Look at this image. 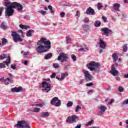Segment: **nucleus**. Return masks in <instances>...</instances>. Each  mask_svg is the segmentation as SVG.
Listing matches in <instances>:
<instances>
[{
    "label": "nucleus",
    "instance_id": "nucleus-1",
    "mask_svg": "<svg viewBox=\"0 0 128 128\" xmlns=\"http://www.w3.org/2000/svg\"><path fill=\"white\" fill-rule=\"evenodd\" d=\"M9 0H4V4L5 6L7 8L5 11V16H14V10L12 9V2H8Z\"/></svg>",
    "mask_w": 128,
    "mask_h": 128
},
{
    "label": "nucleus",
    "instance_id": "nucleus-2",
    "mask_svg": "<svg viewBox=\"0 0 128 128\" xmlns=\"http://www.w3.org/2000/svg\"><path fill=\"white\" fill-rule=\"evenodd\" d=\"M40 88H42V92H48L50 91L52 84L44 81L40 84Z\"/></svg>",
    "mask_w": 128,
    "mask_h": 128
},
{
    "label": "nucleus",
    "instance_id": "nucleus-3",
    "mask_svg": "<svg viewBox=\"0 0 128 128\" xmlns=\"http://www.w3.org/2000/svg\"><path fill=\"white\" fill-rule=\"evenodd\" d=\"M46 40V38H42L40 40H38L37 42V44H44L45 46V48H46L48 50H50L51 48L50 46V41L49 40Z\"/></svg>",
    "mask_w": 128,
    "mask_h": 128
},
{
    "label": "nucleus",
    "instance_id": "nucleus-4",
    "mask_svg": "<svg viewBox=\"0 0 128 128\" xmlns=\"http://www.w3.org/2000/svg\"><path fill=\"white\" fill-rule=\"evenodd\" d=\"M14 126L17 128H30V126L28 124V122L26 121H18V124H15Z\"/></svg>",
    "mask_w": 128,
    "mask_h": 128
},
{
    "label": "nucleus",
    "instance_id": "nucleus-5",
    "mask_svg": "<svg viewBox=\"0 0 128 128\" xmlns=\"http://www.w3.org/2000/svg\"><path fill=\"white\" fill-rule=\"evenodd\" d=\"M78 120V116L76 115L70 116L66 120V122L68 124H74V122H76Z\"/></svg>",
    "mask_w": 128,
    "mask_h": 128
},
{
    "label": "nucleus",
    "instance_id": "nucleus-6",
    "mask_svg": "<svg viewBox=\"0 0 128 128\" xmlns=\"http://www.w3.org/2000/svg\"><path fill=\"white\" fill-rule=\"evenodd\" d=\"M37 46H38L37 47L36 50L38 54H42L48 52V50H46V46H44L42 44H37Z\"/></svg>",
    "mask_w": 128,
    "mask_h": 128
},
{
    "label": "nucleus",
    "instance_id": "nucleus-7",
    "mask_svg": "<svg viewBox=\"0 0 128 128\" xmlns=\"http://www.w3.org/2000/svg\"><path fill=\"white\" fill-rule=\"evenodd\" d=\"M12 36L14 41L15 42H16L18 40V42H22V39L20 38V36L16 32L12 31Z\"/></svg>",
    "mask_w": 128,
    "mask_h": 128
},
{
    "label": "nucleus",
    "instance_id": "nucleus-8",
    "mask_svg": "<svg viewBox=\"0 0 128 128\" xmlns=\"http://www.w3.org/2000/svg\"><path fill=\"white\" fill-rule=\"evenodd\" d=\"M68 58V54L64 53H60L58 56V60H61V62H66Z\"/></svg>",
    "mask_w": 128,
    "mask_h": 128
},
{
    "label": "nucleus",
    "instance_id": "nucleus-9",
    "mask_svg": "<svg viewBox=\"0 0 128 128\" xmlns=\"http://www.w3.org/2000/svg\"><path fill=\"white\" fill-rule=\"evenodd\" d=\"M11 4H12L13 8H17L18 10H19V12H22V8H24L22 5L18 2H11Z\"/></svg>",
    "mask_w": 128,
    "mask_h": 128
},
{
    "label": "nucleus",
    "instance_id": "nucleus-10",
    "mask_svg": "<svg viewBox=\"0 0 128 128\" xmlns=\"http://www.w3.org/2000/svg\"><path fill=\"white\" fill-rule=\"evenodd\" d=\"M101 32H103L102 36H110V34H112V30L108 28H104L100 29Z\"/></svg>",
    "mask_w": 128,
    "mask_h": 128
},
{
    "label": "nucleus",
    "instance_id": "nucleus-11",
    "mask_svg": "<svg viewBox=\"0 0 128 128\" xmlns=\"http://www.w3.org/2000/svg\"><path fill=\"white\" fill-rule=\"evenodd\" d=\"M51 104H54L55 106H60V100H58V97L54 98L51 101H50Z\"/></svg>",
    "mask_w": 128,
    "mask_h": 128
},
{
    "label": "nucleus",
    "instance_id": "nucleus-12",
    "mask_svg": "<svg viewBox=\"0 0 128 128\" xmlns=\"http://www.w3.org/2000/svg\"><path fill=\"white\" fill-rule=\"evenodd\" d=\"M83 73L84 74L85 79L86 82H90L92 80V76L88 72L84 70H83Z\"/></svg>",
    "mask_w": 128,
    "mask_h": 128
},
{
    "label": "nucleus",
    "instance_id": "nucleus-13",
    "mask_svg": "<svg viewBox=\"0 0 128 128\" xmlns=\"http://www.w3.org/2000/svg\"><path fill=\"white\" fill-rule=\"evenodd\" d=\"M98 108L101 111H100L98 113L97 116H102L104 112H106V110H108V108H106L105 106L104 105L98 106Z\"/></svg>",
    "mask_w": 128,
    "mask_h": 128
},
{
    "label": "nucleus",
    "instance_id": "nucleus-14",
    "mask_svg": "<svg viewBox=\"0 0 128 128\" xmlns=\"http://www.w3.org/2000/svg\"><path fill=\"white\" fill-rule=\"evenodd\" d=\"M0 82H5L4 84H6V86H8L10 83L12 84V82H14V80L12 79H10V78H7L4 80V78H0Z\"/></svg>",
    "mask_w": 128,
    "mask_h": 128
},
{
    "label": "nucleus",
    "instance_id": "nucleus-15",
    "mask_svg": "<svg viewBox=\"0 0 128 128\" xmlns=\"http://www.w3.org/2000/svg\"><path fill=\"white\" fill-rule=\"evenodd\" d=\"M86 14H88V16H94L96 12H94V10L92 8V7H89L87 8Z\"/></svg>",
    "mask_w": 128,
    "mask_h": 128
},
{
    "label": "nucleus",
    "instance_id": "nucleus-16",
    "mask_svg": "<svg viewBox=\"0 0 128 128\" xmlns=\"http://www.w3.org/2000/svg\"><path fill=\"white\" fill-rule=\"evenodd\" d=\"M112 66L111 70L110 72V74H112L114 76H118V71L116 70V67H114V65H112Z\"/></svg>",
    "mask_w": 128,
    "mask_h": 128
},
{
    "label": "nucleus",
    "instance_id": "nucleus-17",
    "mask_svg": "<svg viewBox=\"0 0 128 128\" xmlns=\"http://www.w3.org/2000/svg\"><path fill=\"white\" fill-rule=\"evenodd\" d=\"M98 44H99L100 48H102V50H106V44L105 43V42H104L102 40L100 39Z\"/></svg>",
    "mask_w": 128,
    "mask_h": 128
},
{
    "label": "nucleus",
    "instance_id": "nucleus-18",
    "mask_svg": "<svg viewBox=\"0 0 128 128\" xmlns=\"http://www.w3.org/2000/svg\"><path fill=\"white\" fill-rule=\"evenodd\" d=\"M113 8L114 10L116 12H120V4L118 3H114L113 4Z\"/></svg>",
    "mask_w": 128,
    "mask_h": 128
},
{
    "label": "nucleus",
    "instance_id": "nucleus-19",
    "mask_svg": "<svg viewBox=\"0 0 128 128\" xmlns=\"http://www.w3.org/2000/svg\"><path fill=\"white\" fill-rule=\"evenodd\" d=\"M88 66H90L91 68H92V66H95V68H98V66H100V63H96L94 62H92L88 64Z\"/></svg>",
    "mask_w": 128,
    "mask_h": 128
},
{
    "label": "nucleus",
    "instance_id": "nucleus-20",
    "mask_svg": "<svg viewBox=\"0 0 128 128\" xmlns=\"http://www.w3.org/2000/svg\"><path fill=\"white\" fill-rule=\"evenodd\" d=\"M22 90V88L20 86L18 88H12L11 89V92H20Z\"/></svg>",
    "mask_w": 128,
    "mask_h": 128
},
{
    "label": "nucleus",
    "instance_id": "nucleus-21",
    "mask_svg": "<svg viewBox=\"0 0 128 128\" xmlns=\"http://www.w3.org/2000/svg\"><path fill=\"white\" fill-rule=\"evenodd\" d=\"M48 116H50V112H43L40 115V118H48Z\"/></svg>",
    "mask_w": 128,
    "mask_h": 128
},
{
    "label": "nucleus",
    "instance_id": "nucleus-22",
    "mask_svg": "<svg viewBox=\"0 0 128 128\" xmlns=\"http://www.w3.org/2000/svg\"><path fill=\"white\" fill-rule=\"evenodd\" d=\"M78 50L80 52H88V46H84V48H80L78 49Z\"/></svg>",
    "mask_w": 128,
    "mask_h": 128
},
{
    "label": "nucleus",
    "instance_id": "nucleus-23",
    "mask_svg": "<svg viewBox=\"0 0 128 128\" xmlns=\"http://www.w3.org/2000/svg\"><path fill=\"white\" fill-rule=\"evenodd\" d=\"M112 58H113V62H116L118 60V54H113L112 55Z\"/></svg>",
    "mask_w": 128,
    "mask_h": 128
},
{
    "label": "nucleus",
    "instance_id": "nucleus-24",
    "mask_svg": "<svg viewBox=\"0 0 128 128\" xmlns=\"http://www.w3.org/2000/svg\"><path fill=\"white\" fill-rule=\"evenodd\" d=\"M52 53H50L46 54L44 56V60H50V58H52Z\"/></svg>",
    "mask_w": 128,
    "mask_h": 128
},
{
    "label": "nucleus",
    "instance_id": "nucleus-25",
    "mask_svg": "<svg viewBox=\"0 0 128 128\" xmlns=\"http://www.w3.org/2000/svg\"><path fill=\"white\" fill-rule=\"evenodd\" d=\"M32 32H34V30H28L26 33V36H28V37L32 36Z\"/></svg>",
    "mask_w": 128,
    "mask_h": 128
},
{
    "label": "nucleus",
    "instance_id": "nucleus-26",
    "mask_svg": "<svg viewBox=\"0 0 128 128\" xmlns=\"http://www.w3.org/2000/svg\"><path fill=\"white\" fill-rule=\"evenodd\" d=\"M8 58V56L6 54H3L0 56V60H4V58Z\"/></svg>",
    "mask_w": 128,
    "mask_h": 128
},
{
    "label": "nucleus",
    "instance_id": "nucleus-27",
    "mask_svg": "<svg viewBox=\"0 0 128 128\" xmlns=\"http://www.w3.org/2000/svg\"><path fill=\"white\" fill-rule=\"evenodd\" d=\"M100 24H102V22L100 21H96L94 24V26L96 28H98V26H100Z\"/></svg>",
    "mask_w": 128,
    "mask_h": 128
},
{
    "label": "nucleus",
    "instance_id": "nucleus-28",
    "mask_svg": "<svg viewBox=\"0 0 128 128\" xmlns=\"http://www.w3.org/2000/svg\"><path fill=\"white\" fill-rule=\"evenodd\" d=\"M0 28L2 30H7V28H8V26L4 25V22H2V23L0 25Z\"/></svg>",
    "mask_w": 128,
    "mask_h": 128
},
{
    "label": "nucleus",
    "instance_id": "nucleus-29",
    "mask_svg": "<svg viewBox=\"0 0 128 128\" xmlns=\"http://www.w3.org/2000/svg\"><path fill=\"white\" fill-rule=\"evenodd\" d=\"M20 28H22V30H28V28H30V26L23 25V24H20Z\"/></svg>",
    "mask_w": 128,
    "mask_h": 128
},
{
    "label": "nucleus",
    "instance_id": "nucleus-30",
    "mask_svg": "<svg viewBox=\"0 0 128 128\" xmlns=\"http://www.w3.org/2000/svg\"><path fill=\"white\" fill-rule=\"evenodd\" d=\"M82 110V107L80 106V105H77L75 108V112H80V110Z\"/></svg>",
    "mask_w": 128,
    "mask_h": 128
},
{
    "label": "nucleus",
    "instance_id": "nucleus-31",
    "mask_svg": "<svg viewBox=\"0 0 128 128\" xmlns=\"http://www.w3.org/2000/svg\"><path fill=\"white\" fill-rule=\"evenodd\" d=\"M6 44H8V40L4 38H2V44L3 46H6Z\"/></svg>",
    "mask_w": 128,
    "mask_h": 128
},
{
    "label": "nucleus",
    "instance_id": "nucleus-32",
    "mask_svg": "<svg viewBox=\"0 0 128 128\" xmlns=\"http://www.w3.org/2000/svg\"><path fill=\"white\" fill-rule=\"evenodd\" d=\"M32 112H40V108H36L33 110H32Z\"/></svg>",
    "mask_w": 128,
    "mask_h": 128
},
{
    "label": "nucleus",
    "instance_id": "nucleus-33",
    "mask_svg": "<svg viewBox=\"0 0 128 128\" xmlns=\"http://www.w3.org/2000/svg\"><path fill=\"white\" fill-rule=\"evenodd\" d=\"M70 42H72V38H70V36H68L66 38V44H70Z\"/></svg>",
    "mask_w": 128,
    "mask_h": 128
},
{
    "label": "nucleus",
    "instance_id": "nucleus-34",
    "mask_svg": "<svg viewBox=\"0 0 128 128\" xmlns=\"http://www.w3.org/2000/svg\"><path fill=\"white\" fill-rule=\"evenodd\" d=\"M97 8L99 10H102V4L98 2L97 5Z\"/></svg>",
    "mask_w": 128,
    "mask_h": 128
},
{
    "label": "nucleus",
    "instance_id": "nucleus-35",
    "mask_svg": "<svg viewBox=\"0 0 128 128\" xmlns=\"http://www.w3.org/2000/svg\"><path fill=\"white\" fill-rule=\"evenodd\" d=\"M72 104H74L72 102L70 101L67 103L66 106H68V108H70V106H72Z\"/></svg>",
    "mask_w": 128,
    "mask_h": 128
},
{
    "label": "nucleus",
    "instance_id": "nucleus-36",
    "mask_svg": "<svg viewBox=\"0 0 128 128\" xmlns=\"http://www.w3.org/2000/svg\"><path fill=\"white\" fill-rule=\"evenodd\" d=\"M123 52H128V46L126 44H124L123 46Z\"/></svg>",
    "mask_w": 128,
    "mask_h": 128
},
{
    "label": "nucleus",
    "instance_id": "nucleus-37",
    "mask_svg": "<svg viewBox=\"0 0 128 128\" xmlns=\"http://www.w3.org/2000/svg\"><path fill=\"white\" fill-rule=\"evenodd\" d=\"M53 67L54 68H60V65H58V63H54Z\"/></svg>",
    "mask_w": 128,
    "mask_h": 128
},
{
    "label": "nucleus",
    "instance_id": "nucleus-38",
    "mask_svg": "<svg viewBox=\"0 0 128 128\" xmlns=\"http://www.w3.org/2000/svg\"><path fill=\"white\" fill-rule=\"evenodd\" d=\"M118 90L120 92H124V88L122 86H120L118 88Z\"/></svg>",
    "mask_w": 128,
    "mask_h": 128
},
{
    "label": "nucleus",
    "instance_id": "nucleus-39",
    "mask_svg": "<svg viewBox=\"0 0 128 128\" xmlns=\"http://www.w3.org/2000/svg\"><path fill=\"white\" fill-rule=\"evenodd\" d=\"M71 58H72V60H73L74 62H76V56H74V54L71 55Z\"/></svg>",
    "mask_w": 128,
    "mask_h": 128
},
{
    "label": "nucleus",
    "instance_id": "nucleus-40",
    "mask_svg": "<svg viewBox=\"0 0 128 128\" xmlns=\"http://www.w3.org/2000/svg\"><path fill=\"white\" fill-rule=\"evenodd\" d=\"M92 122H94V120H91L89 122H88L86 124V126H90V124H92Z\"/></svg>",
    "mask_w": 128,
    "mask_h": 128
},
{
    "label": "nucleus",
    "instance_id": "nucleus-41",
    "mask_svg": "<svg viewBox=\"0 0 128 128\" xmlns=\"http://www.w3.org/2000/svg\"><path fill=\"white\" fill-rule=\"evenodd\" d=\"M102 20H104V22H108V18L106 17L103 16Z\"/></svg>",
    "mask_w": 128,
    "mask_h": 128
},
{
    "label": "nucleus",
    "instance_id": "nucleus-42",
    "mask_svg": "<svg viewBox=\"0 0 128 128\" xmlns=\"http://www.w3.org/2000/svg\"><path fill=\"white\" fill-rule=\"evenodd\" d=\"M18 32H20L21 34V36H22V38H24V32H22V30H18Z\"/></svg>",
    "mask_w": 128,
    "mask_h": 128
},
{
    "label": "nucleus",
    "instance_id": "nucleus-43",
    "mask_svg": "<svg viewBox=\"0 0 128 128\" xmlns=\"http://www.w3.org/2000/svg\"><path fill=\"white\" fill-rule=\"evenodd\" d=\"M80 10L76 11V16H78V18H80Z\"/></svg>",
    "mask_w": 128,
    "mask_h": 128
},
{
    "label": "nucleus",
    "instance_id": "nucleus-44",
    "mask_svg": "<svg viewBox=\"0 0 128 128\" xmlns=\"http://www.w3.org/2000/svg\"><path fill=\"white\" fill-rule=\"evenodd\" d=\"M56 73H52V74L50 75L51 78H56Z\"/></svg>",
    "mask_w": 128,
    "mask_h": 128
},
{
    "label": "nucleus",
    "instance_id": "nucleus-45",
    "mask_svg": "<svg viewBox=\"0 0 128 128\" xmlns=\"http://www.w3.org/2000/svg\"><path fill=\"white\" fill-rule=\"evenodd\" d=\"M88 68L90 70L91 72H94V70H96V68L91 66H88Z\"/></svg>",
    "mask_w": 128,
    "mask_h": 128
},
{
    "label": "nucleus",
    "instance_id": "nucleus-46",
    "mask_svg": "<svg viewBox=\"0 0 128 128\" xmlns=\"http://www.w3.org/2000/svg\"><path fill=\"white\" fill-rule=\"evenodd\" d=\"M6 68V65L2 63H0V68Z\"/></svg>",
    "mask_w": 128,
    "mask_h": 128
},
{
    "label": "nucleus",
    "instance_id": "nucleus-47",
    "mask_svg": "<svg viewBox=\"0 0 128 128\" xmlns=\"http://www.w3.org/2000/svg\"><path fill=\"white\" fill-rule=\"evenodd\" d=\"M8 58L6 60V62H8L9 64H10V56H7Z\"/></svg>",
    "mask_w": 128,
    "mask_h": 128
},
{
    "label": "nucleus",
    "instance_id": "nucleus-48",
    "mask_svg": "<svg viewBox=\"0 0 128 128\" xmlns=\"http://www.w3.org/2000/svg\"><path fill=\"white\" fill-rule=\"evenodd\" d=\"M125 104H128V99L125 100L123 103H122V106H124Z\"/></svg>",
    "mask_w": 128,
    "mask_h": 128
},
{
    "label": "nucleus",
    "instance_id": "nucleus-49",
    "mask_svg": "<svg viewBox=\"0 0 128 128\" xmlns=\"http://www.w3.org/2000/svg\"><path fill=\"white\" fill-rule=\"evenodd\" d=\"M83 21L84 22H90V19L88 18H84Z\"/></svg>",
    "mask_w": 128,
    "mask_h": 128
},
{
    "label": "nucleus",
    "instance_id": "nucleus-50",
    "mask_svg": "<svg viewBox=\"0 0 128 128\" xmlns=\"http://www.w3.org/2000/svg\"><path fill=\"white\" fill-rule=\"evenodd\" d=\"M61 80H63L64 78H66V76H64V73H61Z\"/></svg>",
    "mask_w": 128,
    "mask_h": 128
},
{
    "label": "nucleus",
    "instance_id": "nucleus-51",
    "mask_svg": "<svg viewBox=\"0 0 128 128\" xmlns=\"http://www.w3.org/2000/svg\"><path fill=\"white\" fill-rule=\"evenodd\" d=\"M64 16H66V13H64V12H62L60 14V16L61 18H64Z\"/></svg>",
    "mask_w": 128,
    "mask_h": 128
},
{
    "label": "nucleus",
    "instance_id": "nucleus-52",
    "mask_svg": "<svg viewBox=\"0 0 128 128\" xmlns=\"http://www.w3.org/2000/svg\"><path fill=\"white\" fill-rule=\"evenodd\" d=\"M39 12L40 14H44H44H46V12L44 11V10L39 11Z\"/></svg>",
    "mask_w": 128,
    "mask_h": 128
},
{
    "label": "nucleus",
    "instance_id": "nucleus-53",
    "mask_svg": "<svg viewBox=\"0 0 128 128\" xmlns=\"http://www.w3.org/2000/svg\"><path fill=\"white\" fill-rule=\"evenodd\" d=\"M92 82H90L86 84V86H92Z\"/></svg>",
    "mask_w": 128,
    "mask_h": 128
},
{
    "label": "nucleus",
    "instance_id": "nucleus-54",
    "mask_svg": "<svg viewBox=\"0 0 128 128\" xmlns=\"http://www.w3.org/2000/svg\"><path fill=\"white\" fill-rule=\"evenodd\" d=\"M114 99H111L110 101L108 103L109 104H112V102H114Z\"/></svg>",
    "mask_w": 128,
    "mask_h": 128
},
{
    "label": "nucleus",
    "instance_id": "nucleus-55",
    "mask_svg": "<svg viewBox=\"0 0 128 128\" xmlns=\"http://www.w3.org/2000/svg\"><path fill=\"white\" fill-rule=\"evenodd\" d=\"M48 10H52V6L50 5H49L48 6Z\"/></svg>",
    "mask_w": 128,
    "mask_h": 128
},
{
    "label": "nucleus",
    "instance_id": "nucleus-56",
    "mask_svg": "<svg viewBox=\"0 0 128 128\" xmlns=\"http://www.w3.org/2000/svg\"><path fill=\"white\" fill-rule=\"evenodd\" d=\"M11 68H12V70H16V65H11Z\"/></svg>",
    "mask_w": 128,
    "mask_h": 128
},
{
    "label": "nucleus",
    "instance_id": "nucleus-57",
    "mask_svg": "<svg viewBox=\"0 0 128 128\" xmlns=\"http://www.w3.org/2000/svg\"><path fill=\"white\" fill-rule=\"evenodd\" d=\"M64 74L65 76H68V72H65L64 73Z\"/></svg>",
    "mask_w": 128,
    "mask_h": 128
},
{
    "label": "nucleus",
    "instance_id": "nucleus-58",
    "mask_svg": "<svg viewBox=\"0 0 128 128\" xmlns=\"http://www.w3.org/2000/svg\"><path fill=\"white\" fill-rule=\"evenodd\" d=\"M28 54H30V52H28V51H27L26 52H24V56H28Z\"/></svg>",
    "mask_w": 128,
    "mask_h": 128
},
{
    "label": "nucleus",
    "instance_id": "nucleus-59",
    "mask_svg": "<svg viewBox=\"0 0 128 128\" xmlns=\"http://www.w3.org/2000/svg\"><path fill=\"white\" fill-rule=\"evenodd\" d=\"M4 64H6V66H8V64H10L9 62H8L5 61L3 62Z\"/></svg>",
    "mask_w": 128,
    "mask_h": 128
},
{
    "label": "nucleus",
    "instance_id": "nucleus-60",
    "mask_svg": "<svg viewBox=\"0 0 128 128\" xmlns=\"http://www.w3.org/2000/svg\"><path fill=\"white\" fill-rule=\"evenodd\" d=\"M35 106H40L41 108H42V104H36Z\"/></svg>",
    "mask_w": 128,
    "mask_h": 128
},
{
    "label": "nucleus",
    "instance_id": "nucleus-61",
    "mask_svg": "<svg viewBox=\"0 0 128 128\" xmlns=\"http://www.w3.org/2000/svg\"><path fill=\"white\" fill-rule=\"evenodd\" d=\"M56 80H62V78H61V77L60 78V77H58V76H56Z\"/></svg>",
    "mask_w": 128,
    "mask_h": 128
},
{
    "label": "nucleus",
    "instance_id": "nucleus-62",
    "mask_svg": "<svg viewBox=\"0 0 128 128\" xmlns=\"http://www.w3.org/2000/svg\"><path fill=\"white\" fill-rule=\"evenodd\" d=\"M8 76H9L10 78H14V75L10 73L8 74Z\"/></svg>",
    "mask_w": 128,
    "mask_h": 128
},
{
    "label": "nucleus",
    "instance_id": "nucleus-63",
    "mask_svg": "<svg viewBox=\"0 0 128 128\" xmlns=\"http://www.w3.org/2000/svg\"><path fill=\"white\" fill-rule=\"evenodd\" d=\"M82 128V125L80 124V125H77L75 128Z\"/></svg>",
    "mask_w": 128,
    "mask_h": 128
},
{
    "label": "nucleus",
    "instance_id": "nucleus-64",
    "mask_svg": "<svg viewBox=\"0 0 128 128\" xmlns=\"http://www.w3.org/2000/svg\"><path fill=\"white\" fill-rule=\"evenodd\" d=\"M126 124H128V120H126ZM126 128H128V125L127 126H126Z\"/></svg>",
    "mask_w": 128,
    "mask_h": 128
}]
</instances>
